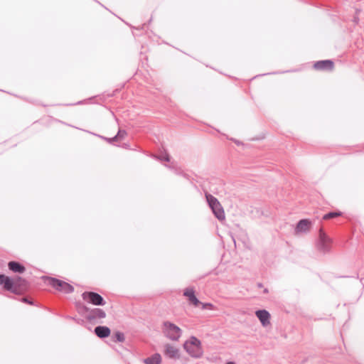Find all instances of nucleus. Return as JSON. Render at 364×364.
<instances>
[{"label": "nucleus", "mask_w": 364, "mask_h": 364, "mask_svg": "<svg viewBox=\"0 0 364 364\" xmlns=\"http://www.w3.org/2000/svg\"><path fill=\"white\" fill-rule=\"evenodd\" d=\"M342 215L341 212H331L323 215V220H329L336 217H339Z\"/></svg>", "instance_id": "f3484780"}, {"label": "nucleus", "mask_w": 364, "mask_h": 364, "mask_svg": "<svg viewBox=\"0 0 364 364\" xmlns=\"http://www.w3.org/2000/svg\"><path fill=\"white\" fill-rule=\"evenodd\" d=\"M332 245V240L328 237L323 232V229L319 230V237L318 242V248L323 252H328L330 250Z\"/></svg>", "instance_id": "39448f33"}, {"label": "nucleus", "mask_w": 364, "mask_h": 364, "mask_svg": "<svg viewBox=\"0 0 364 364\" xmlns=\"http://www.w3.org/2000/svg\"><path fill=\"white\" fill-rule=\"evenodd\" d=\"M184 348L192 357L199 358L203 355L200 342L195 337H192L190 340L186 341Z\"/></svg>", "instance_id": "f257e3e1"}, {"label": "nucleus", "mask_w": 364, "mask_h": 364, "mask_svg": "<svg viewBox=\"0 0 364 364\" xmlns=\"http://www.w3.org/2000/svg\"><path fill=\"white\" fill-rule=\"evenodd\" d=\"M164 333L172 340H178L181 337V330L175 324L166 321L164 323Z\"/></svg>", "instance_id": "20e7f679"}, {"label": "nucleus", "mask_w": 364, "mask_h": 364, "mask_svg": "<svg viewBox=\"0 0 364 364\" xmlns=\"http://www.w3.org/2000/svg\"><path fill=\"white\" fill-rule=\"evenodd\" d=\"M256 316L262 323L263 326L270 324V314L266 310H259L256 311Z\"/></svg>", "instance_id": "1a4fd4ad"}, {"label": "nucleus", "mask_w": 364, "mask_h": 364, "mask_svg": "<svg viewBox=\"0 0 364 364\" xmlns=\"http://www.w3.org/2000/svg\"><path fill=\"white\" fill-rule=\"evenodd\" d=\"M226 364H235V363H232V362H228V363H226Z\"/></svg>", "instance_id": "aec40b11"}, {"label": "nucleus", "mask_w": 364, "mask_h": 364, "mask_svg": "<svg viewBox=\"0 0 364 364\" xmlns=\"http://www.w3.org/2000/svg\"><path fill=\"white\" fill-rule=\"evenodd\" d=\"M93 318H103L105 317V312L100 309H95L92 311Z\"/></svg>", "instance_id": "dca6fc26"}, {"label": "nucleus", "mask_w": 364, "mask_h": 364, "mask_svg": "<svg viewBox=\"0 0 364 364\" xmlns=\"http://www.w3.org/2000/svg\"><path fill=\"white\" fill-rule=\"evenodd\" d=\"M8 265L9 269L14 272L22 273L25 271V267L16 262H10Z\"/></svg>", "instance_id": "4468645a"}, {"label": "nucleus", "mask_w": 364, "mask_h": 364, "mask_svg": "<svg viewBox=\"0 0 364 364\" xmlns=\"http://www.w3.org/2000/svg\"><path fill=\"white\" fill-rule=\"evenodd\" d=\"M206 199L216 218L220 220H224L225 218V212L218 199L210 194L206 195Z\"/></svg>", "instance_id": "f03ea898"}, {"label": "nucleus", "mask_w": 364, "mask_h": 364, "mask_svg": "<svg viewBox=\"0 0 364 364\" xmlns=\"http://www.w3.org/2000/svg\"><path fill=\"white\" fill-rule=\"evenodd\" d=\"M14 281L7 276L4 274L0 275V285L4 286V289L6 290H11Z\"/></svg>", "instance_id": "9b49d317"}, {"label": "nucleus", "mask_w": 364, "mask_h": 364, "mask_svg": "<svg viewBox=\"0 0 364 364\" xmlns=\"http://www.w3.org/2000/svg\"><path fill=\"white\" fill-rule=\"evenodd\" d=\"M314 68L320 71H331L334 68V63L331 60L317 61L314 64Z\"/></svg>", "instance_id": "0eeeda50"}, {"label": "nucleus", "mask_w": 364, "mask_h": 364, "mask_svg": "<svg viewBox=\"0 0 364 364\" xmlns=\"http://www.w3.org/2000/svg\"><path fill=\"white\" fill-rule=\"evenodd\" d=\"M48 284L55 289L65 294H69L73 291V287L68 283L59 280L55 278H48Z\"/></svg>", "instance_id": "7ed1b4c3"}, {"label": "nucleus", "mask_w": 364, "mask_h": 364, "mask_svg": "<svg viewBox=\"0 0 364 364\" xmlns=\"http://www.w3.org/2000/svg\"><path fill=\"white\" fill-rule=\"evenodd\" d=\"M312 223L308 219L301 220L296 225L295 228V233L300 234L301 232H306L311 228Z\"/></svg>", "instance_id": "6e6552de"}, {"label": "nucleus", "mask_w": 364, "mask_h": 364, "mask_svg": "<svg viewBox=\"0 0 364 364\" xmlns=\"http://www.w3.org/2000/svg\"><path fill=\"white\" fill-rule=\"evenodd\" d=\"M161 361V355L158 353L154 354L150 358H147L144 360L146 364H160Z\"/></svg>", "instance_id": "2eb2a0df"}, {"label": "nucleus", "mask_w": 364, "mask_h": 364, "mask_svg": "<svg viewBox=\"0 0 364 364\" xmlns=\"http://www.w3.org/2000/svg\"><path fill=\"white\" fill-rule=\"evenodd\" d=\"M83 300L96 306L105 304L103 298L97 293L92 291L84 292L82 295Z\"/></svg>", "instance_id": "423d86ee"}, {"label": "nucleus", "mask_w": 364, "mask_h": 364, "mask_svg": "<svg viewBox=\"0 0 364 364\" xmlns=\"http://www.w3.org/2000/svg\"><path fill=\"white\" fill-rule=\"evenodd\" d=\"M95 332L100 338L108 337L110 334V329L107 326H97L95 329Z\"/></svg>", "instance_id": "f8f14e48"}, {"label": "nucleus", "mask_w": 364, "mask_h": 364, "mask_svg": "<svg viewBox=\"0 0 364 364\" xmlns=\"http://www.w3.org/2000/svg\"><path fill=\"white\" fill-rule=\"evenodd\" d=\"M114 337L116 338V340L119 342H122L124 340V334L120 332L115 333Z\"/></svg>", "instance_id": "a211bd4d"}, {"label": "nucleus", "mask_w": 364, "mask_h": 364, "mask_svg": "<svg viewBox=\"0 0 364 364\" xmlns=\"http://www.w3.org/2000/svg\"><path fill=\"white\" fill-rule=\"evenodd\" d=\"M234 142H235V144H237V145L241 144V142H240L239 141H237V140H234Z\"/></svg>", "instance_id": "6ab92c4d"}, {"label": "nucleus", "mask_w": 364, "mask_h": 364, "mask_svg": "<svg viewBox=\"0 0 364 364\" xmlns=\"http://www.w3.org/2000/svg\"><path fill=\"white\" fill-rule=\"evenodd\" d=\"M165 354L171 358H176L179 356L178 350L171 346H166Z\"/></svg>", "instance_id": "ddd939ff"}, {"label": "nucleus", "mask_w": 364, "mask_h": 364, "mask_svg": "<svg viewBox=\"0 0 364 364\" xmlns=\"http://www.w3.org/2000/svg\"><path fill=\"white\" fill-rule=\"evenodd\" d=\"M183 295L188 299L191 304L198 306L199 301L195 295V291L193 288H186L183 291Z\"/></svg>", "instance_id": "9d476101"}]
</instances>
